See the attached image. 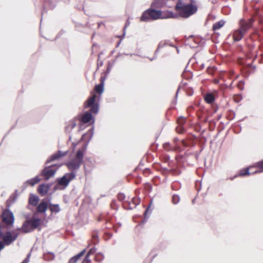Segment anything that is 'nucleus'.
Returning <instances> with one entry per match:
<instances>
[{"mask_svg": "<svg viewBox=\"0 0 263 263\" xmlns=\"http://www.w3.org/2000/svg\"><path fill=\"white\" fill-rule=\"evenodd\" d=\"M156 9L151 7L145 11L140 17L141 21L148 22L159 18H177L178 16L177 14H174L172 11H167L162 14L160 10H157Z\"/></svg>", "mask_w": 263, "mask_h": 263, "instance_id": "nucleus-1", "label": "nucleus"}, {"mask_svg": "<svg viewBox=\"0 0 263 263\" xmlns=\"http://www.w3.org/2000/svg\"><path fill=\"white\" fill-rule=\"evenodd\" d=\"M87 146V144H84L82 148L77 151L75 158L65 164L70 173L76 174V172L80 168L83 162L84 153L86 150Z\"/></svg>", "mask_w": 263, "mask_h": 263, "instance_id": "nucleus-2", "label": "nucleus"}, {"mask_svg": "<svg viewBox=\"0 0 263 263\" xmlns=\"http://www.w3.org/2000/svg\"><path fill=\"white\" fill-rule=\"evenodd\" d=\"M197 7L192 4H185L181 0H178L175 6V9L180 16L187 18L195 14L197 11Z\"/></svg>", "mask_w": 263, "mask_h": 263, "instance_id": "nucleus-3", "label": "nucleus"}, {"mask_svg": "<svg viewBox=\"0 0 263 263\" xmlns=\"http://www.w3.org/2000/svg\"><path fill=\"white\" fill-rule=\"evenodd\" d=\"M96 95H93L91 97L87 99L85 104V108L91 107L90 111L85 112L82 117L81 121L84 123L89 122L92 119L91 113L97 114L99 110V105L95 103Z\"/></svg>", "mask_w": 263, "mask_h": 263, "instance_id": "nucleus-4", "label": "nucleus"}, {"mask_svg": "<svg viewBox=\"0 0 263 263\" xmlns=\"http://www.w3.org/2000/svg\"><path fill=\"white\" fill-rule=\"evenodd\" d=\"M61 165L62 164H55L45 166L41 171L40 176H43L45 180H47L54 176L56 172Z\"/></svg>", "mask_w": 263, "mask_h": 263, "instance_id": "nucleus-5", "label": "nucleus"}, {"mask_svg": "<svg viewBox=\"0 0 263 263\" xmlns=\"http://www.w3.org/2000/svg\"><path fill=\"white\" fill-rule=\"evenodd\" d=\"M254 23V19L253 17L248 19L241 18L238 22V29L246 34L252 27Z\"/></svg>", "mask_w": 263, "mask_h": 263, "instance_id": "nucleus-6", "label": "nucleus"}, {"mask_svg": "<svg viewBox=\"0 0 263 263\" xmlns=\"http://www.w3.org/2000/svg\"><path fill=\"white\" fill-rule=\"evenodd\" d=\"M76 174L73 173H66L62 177L58 178L57 180L58 185L63 187V189L66 188L69 184L70 181L75 178Z\"/></svg>", "mask_w": 263, "mask_h": 263, "instance_id": "nucleus-7", "label": "nucleus"}, {"mask_svg": "<svg viewBox=\"0 0 263 263\" xmlns=\"http://www.w3.org/2000/svg\"><path fill=\"white\" fill-rule=\"evenodd\" d=\"M2 220L7 226H12L14 223V217L13 213L9 209L6 208L2 214Z\"/></svg>", "mask_w": 263, "mask_h": 263, "instance_id": "nucleus-8", "label": "nucleus"}, {"mask_svg": "<svg viewBox=\"0 0 263 263\" xmlns=\"http://www.w3.org/2000/svg\"><path fill=\"white\" fill-rule=\"evenodd\" d=\"M68 154V151L62 152L61 151H58L57 153L52 155L46 161L45 164H47L51 162H52L55 160H58L60 158L66 156Z\"/></svg>", "mask_w": 263, "mask_h": 263, "instance_id": "nucleus-9", "label": "nucleus"}, {"mask_svg": "<svg viewBox=\"0 0 263 263\" xmlns=\"http://www.w3.org/2000/svg\"><path fill=\"white\" fill-rule=\"evenodd\" d=\"M29 221V223L31 226V228L32 229V231L37 229L42 223V220L41 219L38 218H35L34 216H33L31 219H28Z\"/></svg>", "mask_w": 263, "mask_h": 263, "instance_id": "nucleus-10", "label": "nucleus"}, {"mask_svg": "<svg viewBox=\"0 0 263 263\" xmlns=\"http://www.w3.org/2000/svg\"><path fill=\"white\" fill-rule=\"evenodd\" d=\"M50 187L49 184H42L38 187V192L41 196H45Z\"/></svg>", "mask_w": 263, "mask_h": 263, "instance_id": "nucleus-11", "label": "nucleus"}, {"mask_svg": "<svg viewBox=\"0 0 263 263\" xmlns=\"http://www.w3.org/2000/svg\"><path fill=\"white\" fill-rule=\"evenodd\" d=\"M245 34L242 31L238 28L235 30L233 33V39L234 42L240 41Z\"/></svg>", "mask_w": 263, "mask_h": 263, "instance_id": "nucleus-12", "label": "nucleus"}, {"mask_svg": "<svg viewBox=\"0 0 263 263\" xmlns=\"http://www.w3.org/2000/svg\"><path fill=\"white\" fill-rule=\"evenodd\" d=\"M17 230H20L24 233H29L32 231V229L29 223V221L26 220L23 224L21 228L17 229Z\"/></svg>", "mask_w": 263, "mask_h": 263, "instance_id": "nucleus-13", "label": "nucleus"}, {"mask_svg": "<svg viewBox=\"0 0 263 263\" xmlns=\"http://www.w3.org/2000/svg\"><path fill=\"white\" fill-rule=\"evenodd\" d=\"M166 0H154L151 4V7L156 9H160L166 5Z\"/></svg>", "mask_w": 263, "mask_h": 263, "instance_id": "nucleus-14", "label": "nucleus"}, {"mask_svg": "<svg viewBox=\"0 0 263 263\" xmlns=\"http://www.w3.org/2000/svg\"><path fill=\"white\" fill-rule=\"evenodd\" d=\"M49 205V210L52 213H58L61 211L60 205L58 204H52L51 203V198L48 199Z\"/></svg>", "mask_w": 263, "mask_h": 263, "instance_id": "nucleus-15", "label": "nucleus"}, {"mask_svg": "<svg viewBox=\"0 0 263 263\" xmlns=\"http://www.w3.org/2000/svg\"><path fill=\"white\" fill-rule=\"evenodd\" d=\"M48 204L49 202L42 200L37 207V212L45 213Z\"/></svg>", "mask_w": 263, "mask_h": 263, "instance_id": "nucleus-16", "label": "nucleus"}, {"mask_svg": "<svg viewBox=\"0 0 263 263\" xmlns=\"http://www.w3.org/2000/svg\"><path fill=\"white\" fill-rule=\"evenodd\" d=\"M85 252V250L84 249L81 252H80L79 253L77 254L76 255L74 256L73 257H71L68 263H76L77 260L81 257L82 256Z\"/></svg>", "mask_w": 263, "mask_h": 263, "instance_id": "nucleus-17", "label": "nucleus"}, {"mask_svg": "<svg viewBox=\"0 0 263 263\" xmlns=\"http://www.w3.org/2000/svg\"><path fill=\"white\" fill-rule=\"evenodd\" d=\"M204 100L206 103L211 104L214 101L215 97L213 94L207 93L204 96Z\"/></svg>", "mask_w": 263, "mask_h": 263, "instance_id": "nucleus-18", "label": "nucleus"}, {"mask_svg": "<svg viewBox=\"0 0 263 263\" xmlns=\"http://www.w3.org/2000/svg\"><path fill=\"white\" fill-rule=\"evenodd\" d=\"M76 126V123L74 121H69L65 126V130L69 133Z\"/></svg>", "mask_w": 263, "mask_h": 263, "instance_id": "nucleus-19", "label": "nucleus"}, {"mask_svg": "<svg viewBox=\"0 0 263 263\" xmlns=\"http://www.w3.org/2000/svg\"><path fill=\"white\" fill-rule=\"evenodd\" d=\"M224 24H225V21L223 20H220L218 22H216L215 23H214L213 24V30L214 31H216L217 30L219 29L220 28H221L222 27H223L224 26Z\"/></svg>", "mask_w": 263, "mask_h": 263, "instance_id": "nucleus-20", "label": "nucleus"}, {"mask_svg": "<svg viewBox=\"0 0 263 263\" xmlns=\"http://www.w3.org/2000/svg\"><path fill=\"white\" fill-rule=\"evenodd\" d=\"M39 198L37 196L31 195L29 197V203L33 205H36L38 203Z\"/></svg>", "mask_w": 263, "mask_h": 263, "instance_id": "nucleus-21", "label": "nucleus"}, {"mask_svg": "<svg viewBox=\"0 0 263 263\" xmlns=\"http://www.w3.org/2000/svg\"><path fill=\"white\" fill-rule=\"evenodd\" d=\"M40 181V179H39L38 176H36L34 178L30 179L28 180H27L25 182V184H30L31 186L34 185L35 184L39 182Z\"/></svg>", "mask_w": 263, "mask_h": 263, "instance_id": "nucleus-22", "label": "nucleus"}, {"mask_svg": "<svg viewBox=\"0 0 263 263\" xmlns=\"http://www.w3.org/2000/svg\"><path fill=\"white\" fill-rule=\"evenodd\" d=\"M163 146L164 149L167 151H176L178 148L176 146L171 145L168 142L164 143Z\"/></svg>", "mask_w": 263, "mask_h": 263, "instance_id": "nucleus-23", "label": "nucleus"}, {"mask_svg": "<svg viewBox=\"0 0 263 263\" xmlns=\"http://www.w3.org/2000/svg\"><path fill=\"white\" fill-rule=\"evenodd\" d=\"M16 196L11 195L6 201V208L9 209L11 205L15 201Z\"/></svg>", "mask_w": 263, "mask_h": 263, "instance_id": "nucleus-24", "label": "nucleus"}, {"mask_svg": "<svg viewBox=\"0 0 263 263\" xmlns=\"http://www.w3.org/2000/svg\"><path fill=\"white\" fill-rule=\"evenodd\" d=\"M44 258L46 260H52L55 257L54 254L51 252H48L44 254Z\"/></svg>", "mask_w": 263, "mask_h": 263, "instance_id": "nucleus-25", "label": "nucleus"}, {"mask_svg": "<svg viewBox=\"0 0 263 263\" xmlns=\"http://www.w3.org/2000/svg\"><path fill=\"white\" fill-rule=\"evenodd\" d=\"M256 167H257L259 170H256L254 173H261L263 172V160L262 161H258L256 164Z\"/></svg>", "mask_w": 263, "mask_h": 263, "instance_id": "nucleus-26", "label": "nucleus"}, {"mask_svg": "<svg viewBox=\"0 0 263 263\" xmlns=\"http://www.w3.org/2000/svg\"><path fill=\"white\" fill-rule=\"evenodd\" d=\"M103 84H102V83H100L95 86V90L99 94H101L103 91Z\"/></svg>", "mask_w": 263, "mask_h": 263, "instance_id": "nucleus-27", "label": "nucleus"}, {"mask_svg": "<svg viewBox=\"0 0 263 263\" xmlns=\"http://www.w3.org/2000/svg\"><path fill=\"white\" fill-rule=\"evenodd\" d=\"M123 206L124 209L127 210H132L134 209V207L131 205V202L129 201H126L123 203Z\"/></svg>", "mask_w": 263, "mask_h": 263, "instance_id": "nucleus-28", "label": "nucleus"}, {"mask_svg": "<svg viewBox=\"0 0 263 263\" xmlns=\"http://www.w3.org/2000/svg\"><path fill=\"white\" fill-rule=\"evenodd\" d=\"M172 202L174 204H176L179 202V201L180 200V197L178 195L174 194L172 196Z\"/></svg>", "mask_w": 263, "mask_h": 263, "instance_id": "nucleus-29", "label": "nucleus"}, {"mask_svg": "<svg viewBox=\"0 0 263 263\" xmlns=\"http://www.w3.org/2000/svg\"><path fill=\"white\" fill-rule=\"evenodd\" d=\"M132 202V203L133 204L134 208H135L137 205L140 204V200L138 198L134 197L132 198V200L131 201Z\"/></svg>", "mask_w": 263, "mask_h": 263, "instance_id": "nucleus-30", "label": "nucleus"}, {"mask_svg": "<svg viewBox=\"0 0 263 263\" xmlns=\"http://www.w3.org/2000/svg\"><path fill=\"white\" fill-rule=\"evenodd\" d=\"M185 123V118L183 117H180L177 119V123L179 126H183Z\"/></svg>", "mask_w": 263, "mask_h": 263, "instance_id": "nucleus-31", "label": "nucleus"}, {"mask_svg": "<svg viewBox=\"0 0 263 263\" xmlns=\"http://www.w3.org/2000/svg\"><path fill=\"white\" fill-rule=\"evenodd\" d=\"M251 173H249V169L247 168V169L240 170L239 174H238V176H245L246 175H249Z\"/></svg>", "mask_w": 263, "mask_h": 263, "instance_id": "nucleus-32", "label": "nucleus"}, {"mask_svg": "<svg viewBox=\"0 0 263 263\" xmlns=\"http://www.w3.org/2000/svg\"><path fill=\"white\" fill-rule=\"evenodd\" d=\"M176 130L178 133L182 134L184 132L185 128L183 126L178 125V126L176 127Z\"/></svg>", "mask_w": 263, "mask_h": 263, "instance_id": "nucleus-33", "label": "nucleus"}, {"mask_svg": "<svg viewBox=\"0 0 263 263\" xmlns=\"http://www.w3.org/2000/svg\"><path fill=\"white\" fill-rule=\"evenodd\" d=\"M118 199L121 201H123L125 199V195L122 193H120L118 195Z\"/></svg>", "mask_w": 263, "mask_h": 263, "instance_id": "nucleus-34", "label": "nucleus"}, {"mask_svg": "<svg viewBox=\"0 0 263 263\" xmlns=\"http://www.w3.org/2000/svg\"><path fill=\"white\" fill-rule=\"evenodd\" d=\"M91 260L89 259V254H86L82 263H90Z\"/></svg>", "mask_w": 263, "mask_h": 263, "instance_id": "nucleus-35", "label": "nucleus"}, {"mask_svg": "<svg viewBox=\"0 0 263 263\" xmlns=\"http://www.w3.org/2000/svg\"><path fill=\"white\" fill-rule=\"evenodd\" d=\"M111 208L113 209L116 210L117 209V205L116 204V200H112L111 201V202L110 203Z\"/></svg>", "mask_w": 263, "mask_h": 263, "instance_id": "nucleus-36", "label": "nucleus"}, {"mask_svg": "<svg viewBox=\"0 0 263 263\" xmlns=\"http://www.w3.org/2000/svg\"><path fill=\"white\" fill-rule=\"evenodd\" d=\"M130 24V21H129V19L128 18L127 20H126V23H125V26H124V30L125 31V30L126 29V28ZM125 31L124 32V34H123V36L125 35Z\"/></svg>", "mask_w": 263, "mask_h": 263, "instance_id": "nucleus-37", "label": "nucleus"}, {"mask_svg": "<svg viewBox=\"0 0 263 263\" xmlns=\"http://www.w3.org/2000/svg\"><path fill=\"white\" fill-rule=\"evenodd\" d=\"M96 249L95 248H92L89 250L87 254H89V256L90 254L94 253L96 252Z\"/></svg>", "mask_w": 263, "mask_h": 263, "instance_id": "nucleus-38", "label": "nucleus"}, {"mask_svg": "<svg viewBox=\"0 0 263 263\" xmlns=\"http://www.w3.org/2000/svg\"><path fill=\"white\" fill-rule=\"evenodd\" d=\"M149 210V207L147 208L144 211V219H145V221L146 220V219L148 217V216H147V213L148 212Z\"/></svg>", "mask_w": 263, "mask_h": 263, "instance_id": "nucleus-39", "label": "nucleus"}, {"mask_svg": "<svg viewBox=\"0 0 263 263\" xmlns=\"http://www.w3.org/2000/svg\"><path fill=\"white\" fill-rule=\"evenodd\" d=\"M30 257V255L28 254L26 258L24 259V260L21 263H28L29 262V258Z\"/></svg>", "mask_w": 263, "mask_h": 263, "instance_id": "nucleus-40", "label": "nucleus"}, {"mask_svg": "<svg viewBox=\"0 0 263 263\" xmlns=\"http://www.w3.org/2000/svg\"><path fill=\"white\" fill-rule=\"evenodd\" d=\"M93 127H92L89 130V133H90V138H91V137H92L93 136Z\"/></svg>", "mask_w": 263, "mask_h": 263, "instance_id": "nucleus-41", "label": "nucleus"}, {"mask_svg": "<svg viewBox=\"0 0 263 263\" xmlns=\"http://www.w3.org/2000/svg\"><path fill=\"white\" fill-rule=\"evenodd\" d=\"M172 173L174 175H179L180 174V172L178 171H175V170H172Z\"/></svg>", "mask_w": 263, "mask_h": 263, "instance_id": "nucleus-42", "label": "nucleus"}, {"mask_svg": "<svg viewBox=\"0 0 263 263\" xmlns=\"http://www.w3.org/2000/svg\"><path fill=\"white\" fill-rule=\"evenodd\" d=\"M105 79V77H101L100 78V83H102V84H103V85H104Z\"/></svg>", "mask_w": 263, "mask_h": 263, "instance_id": "nucleus-43", "label": "nucleus"}, {"mask_svg": "<svg viewBox=\"0 0 263 263\" xmlns=\"http://www.w3.org/2000/svg\"><path fill=\"white\" fill-rule=\"evenodd\" d=\"M238 176V175L236 174L235 176H234L233 177H230V178H228L227 179H230L231 180H233V179H234L235 178L237 177Z\"/></svg>", "mask_w": 263, "mask_h": 263, "instance_id": "nucleus-44", "label": "nucleus"}, {"mask_svg": "<svg viewBox=\"0 0 263 263\" xmlns=\"http://www.w3.org/2000/svg\"><path fill=\"white\" fill-rule=\"evenodd\" d=\"M255 46L254 45L252 44V45H249V49L251 51H252L253 48H254Z\"/></svg>", "mask_w": 263, "mask_h": 263, "instance_id": "nucleus-45", "label": "nucleus"}, {"mask_svg": "<svg viewBox=\"0 0 263 263\" xmlns=\"http://www.w3.org/2000/svg\"><path fill=\"white\" fill-rule=\"evenodd\" d=\"M93 238L95 240H96L97 242L98 241V237L96 234L93 235Z\"/></svg>", "mask_w": 263, "mask_h": 263, "instance_id": "nucleus-46", "label": "nucleus"}, {"mask_svg": "<svg viewBox=\"0 0 263 263\" xmlns=\"http://www.w3.org/2000/svg\"><path fill=\"white\" fill-rule=\"evenodd\" d=\"M162 46H162V45H161V43H160V44H159V45H158V48H157V50H156V51H155V53H156L157 52H158V50H159L160 48L162 47Z\"/></svg>", "mask_w": 263, "mask_h": 263, "instance_id": "nucleus-47", "label": "nucleus"}, {"mask_svg": "<svg viewBox=\"0 0 263 263\" xmlns=\"http://www.w3.org/2000/svg\"><path fill=\"white\" fill-rule=\"evenodd\" d=\"M60 185H58V183H57V184H56L54 187V190H57L60 189Z\"/></svg>", "mask_w": 263, "mask_h": 263, "instance_id": "nucleus-48", "label": "nucleus"}, {"mask_svg": "<svg viewBox=\"0 0 263 263\" xmlns=\"http://www.w3.org/2000/svg\"><path fill=\"white\" fill-rule=\"evenodd\" d=\"M178 140H179V139L177 138H175L174 139V142L175 143H176L178 141Z\"/></svg>", "mask_w": 263, "mask_h": 263, "instance_id": "nucleus-49", "label": "nucleus"}, {"mask_svg": "<svg viewBox=\"0 0 263 263\" xmlns=\"http://www.w3.org/2000/svg\"><path fill=\"white\" fill-rule=\"evenodd\" d=\"M179 88H178L177 91H176V97H177L178 96V92H179Z\"/></svg>", "mask_w": 263, "mask_h": 263, "instance_id": "nucleus-50", "label": "nucleus"}, {"mask_svg": "<svg viewBox=\"0 0 263 263\" xmlns=\"http://www.w3.org/2000/svg\"><path fill=\"white\" fill-rule=\"evenodd\" d=\"M175 183H173L172 185V188L173 190H175Z\"/></svg>", "mask_w": 263, "mask_h": 263, "instance_id": "nucleus-51", "label": "nucleus"}, {"mask_svg": "<svg viewBox=\"0 0 263 263\" xmlns=\"http://www.w3.org/2000/svg\"><path fill=\"white\" fill-rule=\"evenodd\" d=\"M191 4H192L193 5V3H195V1L194 0H191Z\"/></svg>", "mask_w": 263, "mask_h": 263, "instance_id": "nucleus-52", "label": "nucleus"}, {"mask_svg": "<svg viewBox=\"0 0 263 263\" xmlns=\"http://www.w3.org/2000/svg\"><path fill=\"white\" fill-rule=\"evenodd\" d=\"M121 41H119L118 42V44H117V47H118V46H119V45H120V43H121Z\"/></svg>", "mask_w": 263, "mask_h": 263, "instance_id": "nucleus-53", "label": "nucleus"}, {"mask_svg": "<svg viewBox=\"0 0 263 263\" xmlns=\"http://www.w3.org/2000/svg\"><path fill=\"white\" fill-rule=\"evenodd\" d=\"M106 71H107V73H109V72H110V68H108L107 69Z\"/></svg>", "mask_w": 263, "mask_h": 263, "instance_id": "nucleus-54", "label": "nucleus"}, {"mask_svg": "<svg viewBox=\"0 0 263 263\" xmlns=\"http://www.w3.org/2000/svg\"><path fill=\"white\" fill-rule=\"evenodd\" d=\"M156 57H154V58H153V59H150V60H151V61H153V60L155 59H156Z\"/></svg>", "mask_w": 263, "mask_h": 263, "instance_id": "nucleus-55", "label": "nucleus"}, {"mask_svg": "<svg viewBox=\"0 0 263 263\" xmlns=\"http://www.w3.org/2000/svg\"><path fill=\"white\" fill-rule=\"evenodd\" d=\"M120 55H121L120 54H118V55H117V57H116V58H118L119 56H120Z\"/></svg>", "mask_w": 263, "mask_h": 263, "instance_id": "nucleus-56", "label": "nucleus"}, {"mask_svg": "<svg viewBox=\"0 0 263 263\" xmlns=\"http://www.w3.org/2000/svg\"><path fill=\"white\" fill-rule=\"evenodd\" d=\"M102 64H103V62H102V61H101V63H100V65L101 66H102Z\"/></svg>", "mask_w": 263, "mask_h": 263, "instance_id": "nucleus-57", "label": "nucleus"}, {"mask_svg": "<svg viewBox=\"0 0 263 263\" xmlns=\"http://www.w3.org/2000/svg\"><path fill=\"white\" fill-rule=\"evenodd\" d=\"M176 48H177V47H176ZM177 51L178 52V53H179V50L178 49H177Z\"/></svg>", "mask_w": 263, "mask_h": 263, "instance_id": "nucleus-58", "label": "nucleus"}, {"mask_svg": "<svg viewBox=\"0 0 263 263\" xmlns=\"http://www.w3.org/2000/svg\"><path fill=\"white\" fill-rule=\"evenodd\" d=\"M201 66H202V68H203V67H204V65H203V64H202V65H201Z\"/></svg>", "mask_w": 263, "mask_h": 263, "instance_id": "nucleus-59", "label": "nucleus"}, {"mask_svg": "<svg viewBox=\"0 0 263 263\" xmlns=\"http://www.w3.org/2000/svg\"><path fill=\"white\" fill-rule=\"evenodd\" d=\"M130 202H131V205H132V206H133V203H132V201H130Z\"/></svg>", "mask_w": 263, "mask_h": 263, "instance_id": "nucleus-60", "label": "nucleus"}, {"mask_svg": "<svg viewBox=\"0 0 263 263\" xmlns=\"http://www.w3.org/2000/svg\"><path fill=\"white\" fill-rule=\"evenodd\" d=\"M195 202V199L193 200V202Z\"/></svg>", "mask_w": 263, "mask_h": 263, "instance_id": "nucleus-61", "label": "nucleus"}, {"mask_svg": "<svg viewBox=\"0 0 263 263\" xmlns=\"http://www.w3.org/2000/svg\"><path fill=\"white\" fill-rule=\"evenodd\" d=\"M73 145H74V147H73V148H74V147H75V146H76V145H74V144H73Z\"/></svg>", "mask_w": 263, "mask_h": 263, "instance_id": "nucleus-62", "label": "nucleus"}]
</instances>
